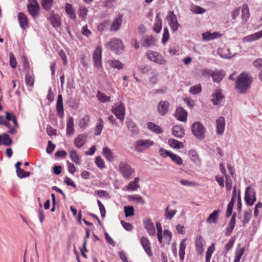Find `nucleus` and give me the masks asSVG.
<instances>
[{"instance_id":"obj_49","label":"nucleus","mask_w":262,"mask_h":262,"mask_svg":"<svg viewBox=\"0 0 262 262\" xmlns=\"http://www.w3.org/2000/svg\"><path fill=\"white\" fill-rule=\"evenodd\" d=\"M162 21L159 17V14H157L155 20V23L153 29L156 33H159L162 28Z\"/></svg>"},{"instance_id":"obj_64","label":"nucleus","mask_w":262,"mask_h":262,"mask_svg":"<svg viewBox=\"0 0 262 262\" xmlns=\"http://www.w3.org/2000/svg\"><path fill=\"white\" fill-rule=\"evenodd\" d=\"M88 9L83 6L80 7L78 9V15L79 16L84 18L88 13Z\"/></svg>"},{"instance_id":"obj_8","label":"nucleus","mask_w":262,"mask_h":262,"mask_svg":"<svg viewBox=\"0 0 262 262\" xmlns=\"http://www.w3.org/2000/svg\"><path fill=\"white\" fill-rule=\"evenodd\" d=\"M27 7L29 13L33 18L39 15L40 7L37 0H32V3H29Z\"/></svg>"},{"instance_id":"obj_1","label":"nucleus","mask_w":262,"mask_h":262,"mask_svg":"<svg viewBox=\"0 0 262 262\" xmlns=\"http://www.w3.org/2000/svg\"><path fill=\"white\" fill-rule=\"evenodd\" d=\"M252 80V78L250 75L243 72L237 77L235 87L240 93H245L250 88Z\"/></svg>"},{"instance_id":"obj_39","label":"nucleus","mask_w":262,"mask_h":262,"mask_svg":"<svg viewBox=\"0 0 262 262\" xmlns=\"http://www.w3.org/2000/svg\"><path fill=\"white\" fill-rule=\"evenodd\" d=\"M148 128L152 132L156 134H159L163 132L162 128L158 125L152 122H148L147 123Z\"/></svg>"},{"instance_id":"obj_23","label":"nucleus","mask_w":262,"mask_h":262,"mask_svg":"<svg viewBox=\"0 0 262 262\" xmlns=\"http://www.w3.org/2000/svg\"><path fill=\"white\" fill-rule=\"evenodd\" d=\"M155 45V40L151 35L145 36L143 37L142 45L145 48H149Z\"/></svg>"},{"instance_id":"obj_33","label":"nucleus","mask_w":262,"mask_h":262,"mask_svg":"<svg viewBox=\"0 0 262 262\" xmlns=\"http://www.w3.org/2000/svg\"><path fill=\"white\" fill-rule=\"evenodd\" d=\"M74 120L72 117H70L68 120L67 124V135L71 136L74 134Z\"/></svg>"},{"instance_id":"obj_51","label":"nucleus","mask_w":262,"mask_h":262,"mask_svg":"<svg viewBox=\"0 0 262 262\" xmlns=\"http://www.w3.org/2000/svg\"><path fill=\"white\" fill-rule=\"evenodd\" d=\"M54 0H41V4L43 8L46 11L50 10Z\"/></svg>"},{"instance_id":"obj_63","label":"nucleus","mask_w":262,"mask_h":262,"mask_svg":"<svg viewBox=\"0 0 262 262\" xmlns=\"http://www.w3.org/2000/svg\"><path fill=\"white\" fill-rule=\"evenodd\" d=\"M10 66L13 68H16L17 66V61L16 59L12 53H10Z\"/></svg>"},{"instance_id":"obj_36","label":"nucleus","mask_w":262,"mask_h":262,"mask_svg":"<svg viewBox=\"0 0 262 262\" xmlns=\"http://www.w3.org/2000/svg\"><path fill=\"white\" fill-rule=\"evenodd\" d=\"M128 199L129 201L134 202L138 204H144L145 203V202L142 197L138 194L129 195L128 196Z\"/></svg>"},{"instance_id":"obj_14","label":"nucleus","mask_w":262,"mask_h":262,"mask_svg":"<svg viewBox=\"0 0 262 262\" xmlns=\"http://www.w3.org/2000/svg\"><path fill=\"white\" fill-rule=\"evenodd\" d=\"M56 110L57 115L61 118L64 116V109L63 105V99L61 94L58 95L57 100L56 104Z\"/></svg>"},{"instance_id":"obj_6","label":"nucleus","mask_w":262,"mask_h":262,"mask_svg":"<svg viewBox=\"0 0 262 262\" xmlns=\"http://www.w3.org/2000/svg\"><path fill=\"white\" fill-rule=\"evenodd\" d=\"M245 201L249 206H252L256 200L255 191L252 189L251 186L246 188L245 193Z\"/></svg>"},{"instance_id":"obj_57","label":"nucleus","mask_w":262,"mask_h":262,"mask_svg":"<svg viewBox=\"0 0 262 262\" xmlns=\"http://www.w3.org/2000/svg\"><path fill=\"white\" fill-rule=\"evenodd\" d=\"M111 66L114 69L121 70L123 68V64L118 60H113L111 61Z\"/></svg>"},{"instance_id":"obj_58","label":"nucleus","mask_w":262,"mask_h":262,"mask_svg":"<svg viewBox=\"0 0 262 262\" xmlns=\"http://www.w3.org/2000/svg\"><path fill=\"white\" fill-rule=\"evenodd\" d=\"M251 216V210H249L246 211L244 215V219L242 221L243 226H245L250 221Z\"/></svg>"},{"instance_id":"obj_22","label":"nucleus","mask_w":262,"mask_h":262,"mask_svg":"<svg viewBox=\"0 0 262 262\" xmlns=\"http://www.w3.org/2000/svg\"><path fill=\"white\" fill-rule=\"evenodd\" d=\"M51 24L54 28L59 27L61 25V18L58 14L51 13L49 18Z\"/></svg>"},{"instance_id":"obj_19","label":"nucleus","mask_w":262,"mask_h":262,"mask_svg":"<svg viewBox=\"0 0 262 262\" xmlns=\"http://www.w3.org/2000/svg\"><path fill=\"white\" fill-rule=\"evenodd\" d=\"M216 133L222 135L224 133L225 126V120L223 117H220L216 120Z\"/></svg>"},{"instance_id":"obj_2","label":"nucleus","mask_w":262,"mask_h":262,"mask_svg":"<svg viewBox=\"0 0 262 262\" xmlns=\"http://www.w3.org/2000/svg\"><path fill=\"white\" fill-rule=\"evenodd\" d=\"M119 171L123 178L129 179L135 173V169L126 161H121L118 165Z\"/></svg>"},{"instance_id":"obj_31","label":"nucleus","mask_w":262,"mask_h":262,"mask_svg":"<svg viewBox=\"0 0 262 262\" xmlns=\"http://www.w3.org/2000/svg\"><path fill=\"white\" fill-rule=\"evenodd\" d=\"M185 134L184 129L181 125H176L172 128V134L177 138H182Z\"/></svg>"},{"instance_id":"obj_43","label":"nucleus","mask_w":262,"mask_h":262,"mask_svg":"<svg viewBox=\"0 0 262 262\" xmlns=\"http://www.w3.org/2000/svg\"><path fill=\"white\" fill-rule=\"evenodd\" d=\"M188 155L191 160L194 163L196 164L201 163V160L199 158V155L197 152L194 150H190L188 152Z\"/></svg>"},{"instance_id":"obj_52","label":"nucleus","mask_w":262,"mask_h":262,"mask_svg":"<svg viewBox=\"0 0 262 262\" xmlns=\"http://www.w3.org/2000/svg\"><path fill=\"white\" fill-rule=\"evenodd\" d=\"M124 213L126 217L133 216L134 215V208L132 206H124Z\"/></svg>"},{"instance_id":"obj_41","label":"nucleus","mask_w":262,"mask_h":262,"mask_svg":"<svg viewBox=\"0 0 262 262\" xmlns=\"http://www.w3.org/2000/svg\"><path fill=\"white\" fill-rule=\"evenodd\" d=\"M90 121V116L88 115H85L83 118L79 120V127L81 128L85 129L88 126Z\"/></svg>"},{"instance_id":"obj_59","label":"nucleus","mask_w":262,"mask_h":262,"mask_svg":"<svg viewBox=\"0 0 262 262\" xmlns=\"http://www.w3.org/2000/svg\"><path fill=\"white\" fill-rule=\"evenodd\" d=\"M95 163H96L97 166L100 169H103V168H105V167L104 162L103 160L101 158V157L97 156L96 157Z\"/></svg>"},{"instance_id":"obj_30","label":"nucleus","mask_w":262,"mask_h":262,"mask_svg":"<svg viewBox=\"0 0 262 262\" xmlns=\"http://www.w3.org/2000/svg\"><path fill=\"white\" fill-rule=\"evenodd\" d=\"M12 143V140L9 137L7 134L0 135V145H4L7 146L11 145Z\"/></svg>"},{"instance_id":"obj_35","label":"nucleus","mask_w":262,"mask_h":262,"mask_svg":"<svg viewBox=\"0 0 262 262\" xmlns=\"http://www.w3.org/2000/svg\"><path fill=\"white\" fill-rule=\"evenodd\" d=\"M139 178L136 177L134 179V181L130 182L128 186H126V190L128 191H135L138 188L140 187V185L139 184Z\"/></svg>"},{"instance_id":"obj_29","label":"nucleus","mask_w":262,"mask_h":262,"mask_svg":"<svg viewBox=\"0 0 262 262\" xmlns=\"http://www.w3.org/2000/svg\"><path fill=\"white\" fill-rule=\"evenodd\" d=\"M102 154L107 161L112 162L114 160V155L108 147H105L103 148Z\"/></svg>"},{"instance_id":"obj_10","label":"nucleus","mask_w":262,"mask_h":262,"mask_svg":"<svg viewBox=\"0 0 262 262\" xmlns=\"http://www.w3.org/2000/svg\"><path fill=\"white\" fill-rule=\"evenodd\" d=\"M93 59L95 66L100 68L102 66V49L101 47H97L93 53Z\"/></svg>"},{"instance_id":"obj_38","label":"nucleus","mask_w":262,"mask_h":262,"mask_svg":"<svg viewBox=\"0 0 262 262\" xmlns=\"http://www.w3.org/2000/svg\"><path fill=\"white\" fill-rule=\"evenodd\" d=\"M70 157L71 160L76 164L79 165L81 163L80 157L75 150H72L70 151Z\"/></svg>"},{"instance_id":"obj_24","label":"nucleus","mask_w":262,"mask_h":262,"mask_svg":"<svg viewBox=\"0 0 262 262\" xmlns=\"http://www.w3.org/2000/svg\"><path fill=\"white\" fill-rule=\"evenodd\" d=\"M64 9L66 13L68 15L69 17L71 19L75 20L76 18V16L75 13V10L73 8L72 5L70 4L67 3L65 4Z\"/></svg>"},{"instance_id":"obj_12","label":"nucleus","mask_w":262,"mask_h":262,"mask_svg":"<svg viewBox=\"0 0 262 262\" xmlns=\"http://www.w3.org/2000/svg\"><path fill=\"white\" fill-rule=\"evenodd\" d=\"M168 19L169 21V26L172 30L174 32L177 31L180 25L178 22L176 15L174 14L173 11H170Z\"/></svg>"},{"instance_id":"obj_44","label":"nucleus","mask_w":262,"mask_h":262,"mask_svg":"<svg viewBox=\"0 0 262 262\" xmlns=\"http://www.w3.org/2000/svg\"><path fill=\"white\" fill-rule=\"evenodd\" d=\"M245 252V248H238L236 249L233 262H239Z\"/></svg>"},{"instance_id":"obj_40","label":"nucleus","mask_w":262,"mask_h":262,"mask_svg":"<svg viewBox=\"0 0 262 262\" xmlns=\"http://www.w3.org/2000/svg\"><path fill=\"white\" fill-rule=\"evenodd\" d=\"M126 125L129 130L133 134L137 135L139 133V129L135 123L131 120L126 122Z\"/></svg>"},{"instance_id":"obj_42","label":"nucleus","mask_w":262,"mask_h":262,"mask_svg":"<svg viewBox=\"0 0 262 262\" xmlns=\"http://www.w3.org/2000/svg\"><path fill=\"white\" fill-rule=\"evenodd\" d=\"M262 37V30L249 35L245 38L247 41H252Z\"/></svg>"},{"instance_id":"obj_60","label":"nucleus","mask_w":262,"mask_h":262,"mask_svg":"<svg viewBox=\"0 0 262 262\" xmlns=\"http://www.w3.org/2000/svg\"><path fill=\"white\" fill-rule=\"evenodd\" d=\"M202 88L200 84L191 86L190 88L189 92L193 95L197 94L201 92Z\"/></svg>"},{"instance_id":"obj_26","label":"nucleus","mask_w":262,"mask_h":262,"mask_svg":"<svg viewBox=\"0 0 262 262\" xmlns=\"http://www.w3.org/2000/svg\"><path fill=\"white\" fill-rule=\"evenodd\" d=\"M86 138V135L85 134L79 135L74 140V144L76 147L78 148L82 147L85 144Z\"/></svg>"},{"instance_id":"obj_4","label":"nucleus","mask_w":262,"mask_h":262,"mask_svg":"<svg viewBox=\"0 0 262 262\" xmlns=\"http://www.w3.org/2000/svg\"><path fill=\"white\" fill-rule=\"evenodd\" d=\"M108 49L115 52L117 54L121 53L124 50V46L122 41L117 38L112 39L107 44Z\"/></svg>"},{"instance_id":"obj_15","label":"nucleus","mask_w":262,"mask_h":262,"mask_svg":"<svg viewBox=\"0 0 262 262\" xmlns=\"http://www.w3.org/2000/svg\"><path fill=\"white\" fill-rule=\"evenodd\" d=\"M18 19L19 21L20 28L25 30L29 26V20L27 16L23 12H19L18 13Z\"/></svg>"},{"instance_id":"obj_45","label":"nucleus","mask_w":262,"mask_h":262,"mask_svg":"<svg viewBox=\"0 0 262 262\" xmlns=\"http://www.w3.org/2000/svg\"><path fill=\"white\" fill-rule=\"evenodd\" d=\"M97 99L102 103L110 102L111 97L106 96L104 93L98 91L97 94Z\"/></svg>"},{"instance_id":"obj_21","label":"nucleus","mask_w":262,"mask_h":262,"mask_svg":"<svg viewBox=\"0 0 262 262\" xmlns=\"http://www.w3.org/2000/svg\"><path fill=\"white\" fill-rule=\"evenodd\" d=\"M235 222H236V213L234 212L232 214L231 219L230 220V221L228 224L227 228H226V233H225V234L226 236H229L231 234L232 231L234 229V228L235 227Z\"/></svg>"},{"instance_id":"obj_61","label":"nucleus","mask_w":262,"mask_h":262,"mask_svg":"<svg viewBox=\"0 0 262 262\" xmlns=\"http://www.w3.org/2000/svg\"><path fill=\"white\" fill-rule=\"evenodd\" d=\"M191 11L195 14H203L205 10L200 7L193 5L191 8Z\"/></svg>"},{"instance_id":"obj_25","label":"nucleus","mask_w":262,"mask_h":262,"mask_svg":"<svg viewBox=\"0 0 262 262\" xmlns=\"http://www.w3.org/2000/svg\"><path fill=\"white\" fill-rule=\"evenodd\" d=\"M241 12V18L243 23L245 24L248 21L250 17L249 9L247 5L244 4L243 5Z\"/></svg>"},{"instance_id":"obj_28","label":"nucleus","mask_w":262,"mask_h":262,"mask_svg":"<svg viewBox=\"0 0 262 262\" xmlns=\"http://www.w3.org/2000/svg\"><path fill=\"white\" fill-rule=\"evenodd\" d=\"M225 76V73L223 71L215 70L212 72L211 77L214 82L218 83L222 80Z\"/></svg>"},{"instance_id":"obj_34","label":"nucleus","mask_w":262,"mask_h":262,"mask_svg":"<svg viewBox=\"0 0 262 262\" xmlns=\"http://www.w3.org/2000/svg\"><path fill=\"white\" fill-rule=\"evenodd\" d=\"M122 22V16H119L117 17L113 22L111 27V31H117L120 27L121 25Z\"/></svg>"},{"instance_id":"obj_50","label":"nucleus","mask_w":262,"mask_h":262,"mask_svg":"<svg viewBox=\"0 0 262 262\" xmlns=\"http://www.w3.org/2000/svg\"><path fill=\"white\" fill-rule=\"evenodd\" d=\"M156 227L157 229V238L160 243L163 242L162 227L159 222H157Z\"/></svg>"},{"instance_id":"obj_7","label":"nucleus","mask_w":262,"mask_h":262,"mask_svg":"<svg viewBox=\"0 0 262 262\" xmlns=\"http://www.w3.org/2000/svg\"><path fill=\"white\" fill-rule=\"evenodd\" d=\"M191 130L194 136L197 138L203 139L204 138L205 128L199 122H194L192 125Z\"/></svg>"},{"instance_id":"obj_16","label":"nucleus","mask_w":262,"mask_h":262,"mask_svg":"<svg viewBox=\"0 0 262 262\" xmlns=\"http://www.w3.org/2000/svg\"><path fill=\"white\" fill-rule=\"evenodd\" d=\"M175 117L179 121L186 122L187 117V112L183 108L181 107H178L176 111Z\"/></svg>"},{"instance_id":"obj_3","label":"nucleus","mask_w":262,"mask_h":262,"mask_svg":"<svg viewBox=\"0 0 262 262\" xmlns=\"http://www.w3.org/2000/svg\"><path fill=\"white\" fill-rule=\"evenodd\" d=\"M154 144V142L150 140L140 139L136 141L134 143L135 149L138 152H143Z\"/></svg>"},{"instance_id":"obj_48","label":"nucleus","mask_w":262,"mask_h":262,"mask_svg":"<svg viewBox=\"0 0 262 262\" xmlns=\"http://www.w3.org/2000/svg\"><path fill=\"white\" fill-rule=\"evenodd\" d=\"M164 242L169 245L170 244L172 239V233L168 230L165 229L163 232V236Z\"/></svg>"},{"instance_id":"obj_11","label":"nucleus","mask_w":262,"mask_h":262,"mask_svg":"<svg viewBox=\"0 0 262 262\" xmlns=\"http://www.w3.org/2000/svg\"><path fill=\"white\" fill-rule=\"evenodd\" d=\"M205 245V241L204 240L203 237L200 234H198L195 240V246L198 254H202Z\"/></svg>"},{"instance_id":"obj_37","label":"nucleus","mask_w":262,"mask_h":262,"mask_svg":"<svg viewBox=\"0 0 262 262\" xmlns=\"http://www.w3.org/2000/svg\"><path fill=\"white\" fill-rule=\"evenodd\" d=\"M186 239H183L180 243L179 249V257L181 260H183L185 254Z\"/></svg>"},{"instance_id":"obj_13","label":"nucleus","mask_w":262,"mask_h":262,"mask_svg":"<svg viewBox=\"0 0 262 262\" xmlns=\"http://www.w3.org/2000/svg\"><path fill=\"white\" fill-rule=\"evenodd\" d=\"M141 244L146 253L149 256H152L153 253L151 249L149 240L145 237H141L140 238Z\"/></svg>"},{"instance_id":"obj_56","label":"nucleus","mask_w":262,"mask_h":262,"mask_svg":"<svg viewBox=\"0 0 262 262\" xmlns=\"http://www.w3.org/2000/svg\"><path fill=\"white\" fill-rule=\"evenodd\" d=\"M234 203V201L233 200V198H231V200H230V202L228 204L226 212V217H229L232 212L233 207Z\"/></svg>"},{"instance_id":"obj_46","label":"nucleus","mask_w":262,"mask_h":262,"mask_svg":"<svg viewBox=\"0 0 262 262\" xmlns=\"http://www.w3.org/2000/svg\"><path fill=\"white\" fill-rule=\"evenodd\" d=\"M103 128V121L101 118H99L95 127V136H99L101 134L102 130Z\"/></svg>"},{"instance_id":"obj_54","label":"nucleus","mask_w":262,"mask_h":262,"mask_svg":"<svg viewBox=\"0 0 262 262\" xmlns=\"http://www.w3.org/2000/svg\"><path fill=\"white\" fill-rule=\"evenodd\" d=\"M177 212L176 210H169V206L165 209V217L166 219L171 220Z\"/></svg>"},{"instance_id":"obj_47","label":"nucleus","mask_w":262,"mask_h":262,"mask_svg":"<svg viewBox=\"0 0 262 262\" xmlns=\"http://www.w3.org/2000/svg\"><path fill=\"white\" fill-rule=\"evenodd\" d=\"M170 146L174 148H182L184 147L183 143L175 139H170L168 140Z\"/></svg>"},{"instance_id":"obj_55","label":"nucleus","mask_w":262,"mask_h":262,"mask_svg":"<svg viewBox=\"0 0 262 262\" xmlns=\"http://www.w3.org/2000/svg\"><path fill=\"white\" fill-rule=\"evenodd\" d=\"M169 157L171 159L173 162L177 163L178 165H180L182 164L183 160L182 158L178 155L171 152L169 155Z\"/></svg>"},{"instance_id":"obj_20","label":"nucleus","mask_w":262,"mask_h":262,"mask_svg":"<svg viewBox=\"0 0 262 262\" xmlns=\"http://www.w3.org/2000/svg\"><path fill=\"white\" fill-rule=\"evenodd\" d=\"M222 36V34L218 32L211 33L207 32L202 34L203 39L205 41H210L216 39Z\"/></svg>"},{"instance_id":"obj_53","label":"nucleus","mask_w":262,"mask_h":262,"mask_svg":"<svg viewBox=\"0 0 262 262\" xmlns=\"http://www.w3.org/2000/svg\"><path fill=\"white\" fill-rule=\"evenodd\" d=\"M16 172L17 177L20 179L27 178L30 174V172H26L21 168H17V170H16Z\"/></svg>"},{"instance_id":"obj_5","label":"nucleus","mask_w":262,"mask_h":262,"mask_svg":"<svg viewBox=\"0 0 262 262\" xmlns=\"http://www.w3.org/2000/svg\"><path fill=\"white\" fill-rule=\"evenodd\" d=\"M111 111L118 119L121 121L123 120L125 113V107L122 102L116 103L115 106H112Z\"/></svg>"},{"instance_id":"obj_17","label":"nucleus","mask_w":262,"mask_h":262,"mask_svg":"<svg viewBox=\"0 0 262 262\" xmlns=\"http://www.w3.org/2000/svg\"><path fill=\"white\" fill-rule=\"evenodd\" d=\"M169 106V103L167 101H161L158 105L159 113L162 116H164L167 113Z\"/></svg>"},{"instance_id":"obj_18","label":"nucleus","mask_w":262,"mask_h":262,"mask_svg":"<svg viewBox=\"0 0 262 262\" xmlns=\"http://www.w3.org/2000/svg\"><path fill=\"white\" fill-rule=\"evenodd\" d=\"M144 226L149 235H155L156 233L155 228L153 222L150 219H146L144 220Z\"/></svg>"},{"instance_id":"obj_62","label":"nucleus","mask_w":262,"mask_h":262,"mask_svg":"<svg viewBox=\"0 0 262 262\" xmlns=\"http://www.w3.org/2000/svg\"><path fill=\"white\" fill-rule=\"evenodd\" d=\"M25 81L27 85L29 86H33L34 81V77L28 73L27 74L26 76Z\"/></svg>"},{"instance_id":"obj_32","label":"nucleus","mask_w":262,"mask_h":262,"mask_svg":"<svg viewBox=\"0 0 262 262\" xmlns=\"http://www.w3.org/2000/svg\"><path fill=\"white\" fill-rule=\"evenodd\" d=\"M212 97V101L214 105L219 104L224 98L221 90L216 91L215 93L213 94Z\"/></svg>"},{"instance_id":"obj_27","label":"nucleus","mask_w":262,"mask_h":262,"mask_svg":"<svg viewBox=\"0 0 262 262\" xmlns=\"http://www.w3.org/2000/svg\"><path fill=\"white\" fill-rule=\"evenodd\" d=\"M220 212L219 209L214 210L207 217V222L210 224H216L219 220Z\"/></svg>"},{"instance_id":"obj_9","label":"nucleus","mask_w":262,"mask_h":262,"mask_svg":"<svg viewBox=\"0 0 262 262\" xmlns=\"http://www.w3.org/2000/svg\"><path fill=\"white\" fill-rule=\"evenodd\" d=\"M146 56L149 60L157 63L164 64L166 63L163 56L158 52L150 50L147 52Z\"/></svg>"}]
</instances>
